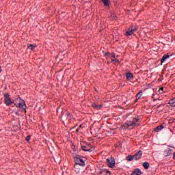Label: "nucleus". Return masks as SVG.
<instances>
[{
	"mask_svg": "<svg viewBox=\"0 0 175 175\" xmlns=\"http://www.w3.org/2000/svg\"><path fill=\"white\" fill-rule=\"evenodd\" d=\"M111 62H113V64H117V63L120 62V60L117 58L111 59Z\"/></svg>",
	"mask_w": 175,
	"mask_h": 175,
	"instance_id": "21",
	"label": "nucleus"
},
{
	"mask_svg": "<svg viewBox=\"0 0 175 175\" xmlns=\"http://www.w3.org/2000/svg\"><path fill=\"white\" fill-rule=\"evenodd\" d=\"M143 95V93L142 92H139L137 94V99H140V98H142V96Z\"/></svg>",
	"mask_w": 175,
	"mask_h": 175,
	"instance_id": "23",
	"label": "nucleus"
},
{
	"mask_svg": "<svg viewBox=\"0 0 175 175\" xmlns=\"http://www.w3.org/2000/svg\"><path fill=\"white\" fill-rule=\"evenodd\" d=\"M130 124L133 129L135 126H139L140 125V118L139 117L133 118V121L130 122Z\"/></svg>",
	"mask_w": 175,
	"mask_h": 175,
	"instance_id": "5",
	"label": "nucleus"
},
{
	"mask_svg": "<svg viewBox=\"0 0 175 175\" xmlns=\"http://www.w3.org/2000/svg\"><path fill=\"white\" fill-rule=\"evenodd\" d=\"M126 77L127 80H132V79H133V74L131 72H127L126 73Z\"/></svg>",
	"mask_w": 175,
	"mask_h": 175,
	"instance_id": "13",
	"label": "nucleus"
},
{
	"mask_svg": "<svg viewBox=\"0 0 175 175\" xmlns=\"http://www.w3.org/2000/svg\"><path fill=\"white\" fill-rule=\"evenodd\" d=\"M143 166L144 169H148V167H150V163H148V162H144Z\"/></svg>",
	"mask_w": 175,
	"mask_h": 175,
	"instance_id": "18",
	"label": "nucleus"
},
{
	"mask_svg": "<svg viewBox=\"0 0 175 175\" xmlns=\"http://www.w3.org/2000/svg\"><path fill=\"white\" fill-rule=\"evenodd\" d=\"M131 175H142V171H140V169H135L132 172Z\"/></svg>",
	"mask_w": 175,
	"mask_h": 175,
	"instance_id": "11",
	"label": "nucleus"
},
{
	"mask_svg": "<svg viewBox=\"0 0 175 175\" xmlns=\"http://www.w3.org/2000/svg\"><path fill=\"white\" fill-rule=\"evenodd\" d=\"M4 103L6 106H10L14 103L12 101V98H10V95H9V94H4Z\"/></svg>",
	"mask_w": 175,
	"mask_h": 175,
	"instance_id": "4",
	"label": "nucleus"
},
{
	"mask_svg": "<svg viewBox=\"0 0 175 175\" xmlns=\"http://www.w3.org/2000/svg\"><path fill=\"white\" fill-rule=\"evenodd\" d=\"M135 29H133V28H130L126 32V36H131V35H133L135 33Z\"/></svg>",
	"mask_w": 175,
	"mask_h": 175,
	"instance_id": "10",
	"label": "nucleus"
},
{
	"mask_svg": "<svg viewBox=\"0 0 175 175\" xmlns=\"http://www.w3.org/2000/svg\"><path fill=\"white\" fill-rule=\"evenodd\" d=\"M107 173H110V171L106 170Z\"/></svg>",
	"mask_w": 175,
	"mask_h": 175,
	"instance_id": "31",
	"label": "nucleus"
},
{
	"mask_svg": "<svg viewBox=\"0 0 175 175\" xmlns=\"http://www.w3.org/2000/svg\"><path fill=\"white\" fill-rule=\"evenodd\" d=\"M107 166H109V167H114V166H116V161L114 160V158L111 157L109 159H107Z\"/></svg>",
	"mask_w": 175,
	"mask_h": 175,
	"instance_id": "6",
	"label": "nucleus"
},
{
	"mask_svg": "<svg viewBox=\"0 0 175 175\" xmlns=\"http://www.w3.org/2000/svg\"><path fill=\"white\" fill-rule=\"evenodd\" d=\"M170 58V55H164L161 59V64H163V62H165V61H166V59Z\"/></svg>",
	"mask_w": 175,
	"mask_h": 175,
	"instance_id": "14",
	"label": "nucleus"
},
{
	"mask_svg": "<svg viewBox=\"0 0 175 175\" xmlns=\"http://www.w3.org/2000/svg\"><path fill=\"white\" fill-rule=\"evenodd\" d=\"M77 132H79V129H77Z\"/></svg>",
	"mask_w": 175,
	"mask_h": 175,
	"instance_id": "34",
	"label": "nucleus"
},
{
	"mask_svg": "<svg viewBox=\"0 0 175 175\" xmlns=\"http://www.w3.org/2000/svg\"><path fill=\"white\" fill-rule=\"evenodd\" d=\"M174 159H175V152L174 153Z\"/></svg>",
	"mask_w": 175,
	"mask_h": 175,
	"instance_id": "32",
	"label": "nucleus"
},
{
	"mask_svg": "<svg viewBox=\"0 0 175 175\" xmlns=\"http://www.w3.org/2000/svg\"><path fill=\"white\" fill-rule=\"evenodd\" d=\"M1 70H2V69H1V67H0V72H1Z\"/></svg>",
	"mask_w": 175,
	"mask_h": 175,
	"instance_id": "33",
	"label": "nucleus"
},
{
	"mask_svg": "<svg viewBox=\"0 0 175 175\" xmlns=\"http://www.w3.org/2000/svg\"><path fill=\"white\" fill-rule=\"evenodd\" d=\"M129 128L130 129H133L132 126L131 125V123H124L122 126V129H129Z\"/></svg>",
	"mask_w": 175,
	"mask_h": 175,
	"instance_id": "9",
	"label": "nucleus"
},
{
	"mask_svg": "<svg viewBox=\"0 0 175 175\" xmlns=\"http://www.w3.org/2000/svg\"><path fill=\"white\" fill-rule=\"evenodd\" d=\"M164 157H169L172 155V149L170 148H167L163 152Z\"/></svg>",
	"mask_w": 175,
	"mask_h": 175,
	"instance_id": "8",
	"label": "nucleus"
},
{
	"mask_svg": "<svg viewBox=\"0 0 175 175\" xmlns=\"http://www.w3.org/2000/svg\"><path fill=\"white\" fill-rule=\"evenodd\" d=\"M135 29V32H136V31H137V27H135L134 29Z\"/></svg>",
	"mask_w": 175,
	"mask_h": 175,
	"instance_id": "29",
	"label": "nucleus"
},
{
	"mask_svg": "<svg viewBox=\"0 0 175 175\" xmlns=\"http://www.w3.org/2000/svg\"><path fill=\"white\" fill-rule=\"evenodd\" d=\"M116 14H112L111 15V18H112V20L116 19Z\"/></svg>",
	"mask_w": 175,
	"mask_h": 175,
	"instance_id": "24",
	"label": "nucleus"
},
{
	"mask_svg": "<svg viewBox=\"0 0 175 175\" xmlns=\"http://www.w3.org/2000/svg\"><path fill=\"white\" fill-rule=\"evenodd\" d=\"M163 125H160V126H158L157 127H156L155 129V131L156 132H159L160 131H162V129H163Z\"/></svg>",
	"mask_w": 175,
	"mask_h": 175,
	"instance_id": "17",
	"label": "nucleus"
},
{
	"mask_svg": "<svg viewBox=\"0 0 175 175\" xmlns=\"http://www.w3.org/2000/svg\"><path fill=\"white\" fill-rule=\"evenodd\" d=\"M158 92L159 94H163V92H165L163 88H161L160 89H159Z\"/></svg>",
	"mask_w": 175,
	"mask_h": 175,
	"instance_id": "22",
	"label": "nucleus"
},
{
	"mask_svg": "<svg viewBox=\"0 0 175 175\" xmlns=\"http://www.w3.org/2000/svg\"><path fill=\"white\" fill-rule=\"evenodd\" d=\"M81 147L83 151H88V152H92V146H91V144L87 142H81Z\"/></svg>",
	"mask_w": 175,
	"mask_h": 175,
	"instance_id": "2",
	"label": "nucleus"
},
{
	"mask_svg": "<svg viewBox=\"0 0 175 175\" xmlns=\"http://www.w3.org/2000/svg\"><path fill=\"white\" fill-rule=\"evenodd\" d=\"M101 1L103 2L104 6H105L106 8H109V6L110 5L109 0H101Z\"/></svg>",
	"mask_w": 175,
	"mask_h": 175,
	"instance_id": "12",
	"label": "nucleus"
},
{
	"mask_svg": "<svg viewBox=\"0 0 175 175\" xmlns=\"http://www.w3.org/2000/svg\"><path fill=\"white\" fill-rule=\"evenodd\" d=\"M26 140L27 142H29L31 140V136L30 135H28L27 137H26Z\"/></svg>",
	"mask_w": 175,
	"mask_h": 175,
	"instance_id": "26",
	"label": "nucleus"
},
{
	"mask_svg": "<svg viewBox=\"0 0 175 175\" xmlns=\"http://www.w3.org/2000/svg\"><path fill=\"white\" fill-rule=\"evenodd\" d=\"M66 115H67V118H68V120H70V118H71L70 113H69V112H67Z\"/></svg>",
	"mask_w": 175,
	"mask_h": 175,
	"instance_id": "25",
	"label": "nucleus"
},
{
	"mask_svg": "<svg viewBox=\"0 0 175 175\" xmlns=\"http://www.w3.org/2000/svg\"><path fill=\"white\" fill-rule=\"evenodd\" d=\"M134 156V161H139L143 156V152L142 150L138 151Z\"/></svg>",
	"mask_w": 175,
	"mask_h": 175,
	"instance_id": "7",
	"label": "nucleus"
},
{
	"mask_svg": "<svg viewBox=\"0 0 175 175\" xmlns=\"http://www.w3.org/2000/svg\"><path fill=\"white\" fill-rule=\"evenodd\" d=\"M111 57L112 58H116V53H111Z\"/></svg>",
	"mask_w": 175,
	"mask_h": 175,
	"instance_id": "27",
	"label": "nucleus"
},
{
	"mask_svg": "<svg viewBox=\"0 0 175 175\" xmlns=\"http://www.w3.org/2000/svg\"><path fill=\"white\" fill-rule=\"evenodd\" d=\"M92 107H94L95 109H100V107H102V105H101L93 104Z\"/></svg>",
	"mask_w": 175,
	"mask_h": 175,
	"instance_id": "20",
	"label": "nucleus"
},
{
	"mask_svg": "<svg viewBox=\"0 0 175 175\" xmlns=\"http://www.w3.org/2000/svg\"><path fill=\"white\" fill-rule=\"evenodd\" d=\"M14 105L21 111H25V113H27V105H25V101L24 100L21 99V98H18Z\"/></svg>",
	"mask_w": 175,
	"mask_h": 175,
	"instance_id": "1",
	"label": "nucleus"
},
{
	"mask_svg": "<svg viewBox=\"0 0 175 175\" xmlns=\"http://www.w3.org/2000/svg\"><path fill=\"white\" fill-rule=\"evenodd\" d=\"M169 105H171L172 107H175V97L171 100H169Z\"/></svg>",
	"mask_w": 175,
	"mask_h": 175,
	"instance_id": "15",
	"label": "nucleus"
},
{
	"mask_svg": "<svg viewBox=\"0 0 175 175\" xmlns=\"http://www.w3.org/2000/svg\"><path fill=\"white\" fill-rule=\"evenodd\" d=\"M36 44H30L28 46V49L29 50H33V49H36Z\"/></svg>",
	"mask_w": 175,
	"mask_h": 175,
	"instance_id": "19",
	"label": "nucleus"
},
{
	"mask_svg": "<svg viewBox=\"0 0 175 175\" xmlns=\"http://www.w3.org/2000/svg\"><path fill=\"white\" fill-rule=\"evenodd\" d=\"M15 114H16V116H19L18 111H15Z\"/></svg>",
	"mask_w": 175,
	"mask_h": 175,
	"instance_id": "30",
	"label": "nucleus"
},
{
	"mask_svg": "<svg viewBox=\"0 0 175 175\" xmlns=\"http://www.w3.org/2000/svg\"><path fill=\"white\" fill-rule=\"evenodd\" d=\"M109 55H111L110 53L107 52L105 53L106 57H109Z\"/></svg>",
	"mask_w": 175,
	"mask_h": 175,
	"instance_id": "28",
	"label": "nucleus"
},
{
	"mask_svg": "<svg viewBox=\"0 0 175 175\" xmlns=\"http://www.w3.org/2000/svg\"><path fill=\"white\" fill-rule=\"evenodd\" d=\"M75 162L76 165H75V169L77 167V165H79V166H85V163L84 162V160L81 159L80 157H76L74 158Z\"/></svg>",
	"mask_w": 175,
	"mask_h": 175,
	"instance_id": "3",
	"label": "nucleus"
},
{
	"mask_svg": "<svg viewBox=\"0 0 175 175\" xmlns=\"http://www.w3.org/2000/svg\"><path fill=\"white\" fill-rule=\"evenodd\" d=\"M126 161H128L129 162H131V161L135 160V157H134L133 155V156H132V155H129V156L126 157Z\"/></svg>",
	"mask_w": 175,
	"mask_h": 175,
	"instance_id": "16",
	"label": "nucleus"
}]
</instances>
